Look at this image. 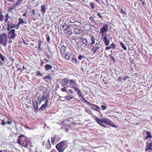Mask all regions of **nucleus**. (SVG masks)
Listing matches in <instances>:
<instances>
[{"label": "nucleus", "mask_w": 152, "mask_h": 152, "mask_svg": "<svg viewBox=\"0 0 152 152\" xmlns=\"http://www.w3.org/2000/svg\"><path fill=\"white\" fill-rule=\"evenodd\" d=\"M45 147L48 149H50L51 148V145H50L49 139H48V143L45 145Z\"/></svg>", "instance_id": "obj_27"}, {"label": "nucleus", "mask_w": 152, "mask_h": 152, "mask_svg": "<svg viewBox=\"0 0 152 152\" xmlns=\"http://www.w3.org/2000/svg\"><path fill=\"white\" fill-rule=\"evenodd\" d=\"M102 120H103V123L107 125H109L114 128H116L118 127L117 125L114 124L113 122L108 118L104 117L103 118H102Z\"/></svg>", "instance_id": "obj_5"}, {"label": "nucleus", "mask_w": 152, "mask_h": 152, "mask_svg": "<svg viewBox=\"0 0 152 152\" xmlns=\"http://www.w3.org/2000/svg\"><path fill=\"white\" fill-rule=\"evenodd\" d=\"M69 81L68 80V77L64 78L62 79L61 81V85L63 86H66L68 84Z\"/></svg>", "instance_id": "obj_14"}, {"label": "nucleus", "mask_w": 152, "mask_h": 152, "mask_svg": "<svg viewBox=\"0 0 152 152\" xmlns=\"http://www.w3.org/2000/svg\"><path fill=\"white\" fill-rule=\"evenodd\" d=\"M70 26H71L69 25H68L67 26H66V27L64 31L68 29V28L70 27Z\"/></svg>", "instance_id": "obj_58"}, {"label": "nucleus", "mask_w": 152, "mask_h": 152, "mask_svg": "<svg viewBox=\"0 0 152 152\" xmlns=\"http://www.w3.org/2000/svg\"><path fill=\"white\" fill-rule=\"evenodd\" d=\"M95 120L96 122H97V123L99 124V125H100L101 127H105V126L104 124H102L103 123V121H102V119L100 120L98 118L96 117Z\"/></svg>", "instance_id": "obj_13"}, {"label": "nucleus", "mask_w": 152, "mask_h": 152, "mask_svg": "<svg viewBox=\"0 0 152 152\" xmlns=\"http://www.w3.org/2000/svg\"><path fill=\"white\" fill-rule=\"evenodd\" d=\"M1 124L3 126L4 125L6 124V123L5 122V121H4V120H3L1 121Z\"/></svg>", "instance_id": "obj_57"}, {"label": "nucleus", "mask_w": 152, "mask_h": 152, "mask_svg": "<svg viewBox=\"0 0 152 152\" xmlns=\"http://www.w3.org/2000/svg\"><path fill=\"white\" fill-rule=\"evenodd\" d=\"M36 76H42V74L40 71H38L36 72Z\"/></svg>", "instance_id": "obj_38"}, {"label": "nucleus", "mask_w": 152, "mask_h": 152, "mask_svg": "<svg viewBox=\"0 0 152 152\" xmlns=\"http://www.w3.org/2000/svg\"><path fill=\"white\" fill-rule=\"evenodd\" d=\"M130 63L131 64V66H134L135 65V62L133 60L130 61Z\"/></svg>", "instance_id": "obj_47"}, {"label": "nucleus", "mask_w": 152, "mask_h": 152, "mask_svg": "<svg viewBox=\"0 0 152 152\" xmlns=\"http://www.w3.org/2000/svg\"><path fill=\"white\" fill-rule=\"evenodd\" d=\"M109 25L107 24H104L103 27L100 29V34H101L102 37L104 36V34L108 32Z\"/></svg>", "instance_id": "obj_6"}, {"label": "nucleus", "mask_w": 152, "mask_h": 152, "mask_svg": "<svg viewBox=\"0 0 152 152\" xmlns=\"http://www.w3.org/2000/svg\"><path fill=\"white\" fill-rule=\"evenodd\" d=\"M48 100H46L45 101V103L42 104L41 107H39V110H41V111H42V110H44V109L48 108Z\"/></svg>", "instance_id": "obj_17"}, {"label": "nucleus", "mask_w": 152, "mask_h": 152, "mask_svg": "<svg viewBox=\"0 0 152 152\" xmlns=\"http://www.w3.org/2000/svg\"><path fill=\"white\" fill-rule=\"evenodd\" d=\"M121 13L122 14H123L124 15H125L126 14V12L124 11L122 9H121Z\"/></svg>", "instance_id": "obj_49"}, {"label": "nucleus", "mask_w": 152, "mask_h": 152, "mask_svg": "<svg viewBox=\"0 0 152 152\" xmlns=\"http://www.w3.org/2000/svg\"><path fill=\"white\" fill-rule=\"evenodd\" d=\"M89 19H90V21H91V22H92V23L95 22V20L92 17H90V18H89Z\"/></svg>", "instance_id": "obj_44"}, {"label": "nucleus", "mask_w": 152, "mask_h": 152, "mask_svg": "<svg viewBox=\"0 0 152 152\" xmlns=\"http://www.w3.org/2000/svg\"><path fill=\"white\" fill-rule=\"evenodd\" d=\"M75 92L78 94V97H81V98L80 99V100H81V101H82L83 102H85L87 104L89 103L83 98V94H82L83 93H82L81 91H80V89L75 88Z\"/></svg>", "instance_id": "obj_7"}, {"label": "nucleus", "mask_w": 152, "mask_h": 152, "mask_svg": "<svg viewBox=\"0 0 152 152\" xmlns=\"http://www.w3.org/2000/svg\"><path fill=\"white\" fill-rule=\"evenodd\" d=\"M10 18V17L9 16L8 14H7L5 15V22L6 23H7V22L8 21V20Z\"/></svg>", "instance_id": "obj_35"}, {"label": "nucleus", "mask_w": 152, "mask_h": 152, "mask_svg": "<svg viewBox=\"0 0 152 152\" xmlns=\"http://www.w3.org/2000/svg\"><path fill=\"white\" fill-rule=\"evenodd\" d=\"M46 10V6L45 5H42L41 6V12L42 13V15L45 14V11Z\"/></svg>", "instance_id": "obj_23"}, {"label": "nucleus", "mask_w": 152, "mask_h": 152, "mask_svg": "<svg viewBox=\"0 0 152 152\" xmlns=\"http://www.w3.org/2000/svg\"><path fill=\"white\" fill-rule=\"evenodd\" d=\"M66 52V47L64 45H62L60 48V52L61 55H63L65 54Z\"/></svg>", "instance_id": "obj_16"}, {"label": "nucleus", "mask_w": 152, "mask_h": 152, "mask_svg": "<svg viewBox=\"0 0 152 152\" xmlns=\"http://www.w3.org/2000/svg\"><path fill=\"white\" fill-rule=\"evenodd\" d=\"M31 14H32V15L33 16H34L36 15V13H35V10L34 9H33L32 10V11L31 12Z\"/></svg>", "instance_id": "obj_50"}, {"label": "nucleus", "mask_w": 152, "mask_h": 152, "mask_svg": "<svg viewBox=\"0 0 152 152\" xmlns=\"http://www.w3.org/2000/svg\"><path fill=\"white\" fill-rule=\"evenodd\" d=\"M101 109L102 110H104L106 108V107L105 106L102 105L101 106Z\"/></svg>", "instance_id": "obj_52"}, {"label": "nucleus", "mask_w": 152, "mask_h": 152, "mask_svg": "<svg viewBox=\"0 0 152 152\" xmlns=\"http://www.w3.org/2000/svg\"><path fill=\"white\" fill-rule=\"evenodd\" d=\"M18 21L19 22L18 23V25H20V24L24 23V21L23 19L21 18H19V19H18Z\"/></svg>", "instance_id": "obj_29"}, {"label": "nucleus", "mask_w": 152, "mask_h": 152, "mask_svg": "<svg viewBox=\"0 0 152 152\" xmlns=\"http://www.w3.org/2000/svg\"><path fill=\"white\" fill-rule=\"evenodd\" d=\"M87 105L91 107V109L97 111H98L100 110V107L96 104H92L90 103H88Z\"/></svg>", "instance_id": "obj_10"}, {"label": "nucleus", "mask_w": 152, "mask_h": 152, "mask_svg": "<svg viewBox=\"0 0 152 152\" xmlns=\"http://www.w3.org/2000/svg\"><path fill=\"white\" fill-rule=\"evenodd\" d=\"M46 99H44V98H42L41 95H39L37 98V100H32V105H33L34 110L36 111L38 109V105H40L42 101H44Z\"/></svg>", "instance_id": "obj_1"}, {"label": "nucleus", "mask_w": 152, "mask_h": 152, "mask_svg": "<svg viewBox=\"0 0 152 152\" xmlns=\"http://www.w3.org/2000/svg\"><path fill=\"white\" fill-rule=\"evenodd\" d=\"M117 81H118V82H121V78L120 77H119V78H118L117 80Z\"/></svg>", "instance_id": "obj_63"}, {"label": "nucleus", "mask_w": 152, "mask_h": 152, "mask_svg": "<svg viewBox=\"0 0 152 152\" xmlns=\"http://www.w3.org/2000/svg\"><path fill=\"white\" fill-rule=\"evenodd\" d=\"M56 136H54L52 137H51V143L53 145L54 142V141L55 140H56Z\"/></svg>", "instance_id": "obj_34"}, {"label": "nucleus", "mask_w": 152, "mask_h": 152, "mask_svg": "<svg viewBox=\"0 0 152 152\" xmlns=\"http://www.w3.org/2000/svg\"><path fill=\"white\" fill-rule=\"evenodd\" d=\"M109 56H110V59H111V60H113L114 62L115 61V60L113 56H111V55H109Z\"/></svg>", "instance_id": "obj_51"}, {"label": "nucleus", "mask_w": 152, "mask_h": 152, "mask_svg": "<svg viewBox=\"0 0 152 152\" xmlns=\"http://www.w3.org/2000/svg\"><path fill=\"white\" fill-rule=\"evenodd\" d=\"M103 39H104V45L106 46H107L109 45V42H110V40L107 38V37L104 36V37H102Z\"/></svg>", "instance_id": "obj_19"}, {"label": "nucleus", "mask_w": 152, "mask_h": 152, "mask_svg": "<svg viewBox=\"0 0 152 152\" xmlns=\"http://www.w3.org/2000/svg\"><path fill=\"white\" fill-rule=\"evenodd\" d=\"M7 124H8L10 125H11L12 123V121H7V122H6Z\"/></svg>", "instance_id": "obj_61"}, {"label": "nucleus", "mask_w": 152, "mask_h": 152, "mask_svg": "<svg viewBox=\"0 0 152 152\" xmlns=\"http://www.w3.org/2000/svg\"><path fill=\"white\" fill-rule=\"evenodd\" d=\"M120 44L121 45V47H122V48H123V50H126V46L124 45V44L122 42H120Z\"/></svg>", "instance_id": "obj_32"}, {"label": "nucleus", "mask_w": 152, "mask_h": 152, "mask_svg": "<svg viewBox=\"0 0 152 152\" xmlns=\"http://www.w3.org/2000/svg\"><path fill=\"white\" fill-rule=\"evenodd\" d=\"M23 1V0H18V2L15 4H14L13 5V7L12 8H9V10H10V12H11V10L13 9V8L17 6H18V5L19 4L21 3Z\"/></svg>", "instance_id": "obj_21"}, {"label": "nucleus", "mask_w": 152, "mask_h": 152, "mask_svg": "<svg viewBox=\"0 0 152 152\" xmlns=\"http://www.w3.org/2000/svg\"><path fill=\"white\" fill-rule=\"evenodd\" d=\"M75 25L77 26H80V25H81V23L80 22H79L78 21H77V22H75Z\"/></svg>", "instance_id": "obj_45"}, {"label": "nucleus", "mask_w": 152, "mask_h": 152, "mask_svg": "<svg viewBox=\"0 0 152 152\" xmlns=\"http://www.w3.org/2000/svg\"><path fill=\"white\" fill-rule=\"evenodd\" d=\"M71 61H72V63L74 64H76L77 63V60L76 58H71Z\"/></svg>", "instance_id": "obj_36"}, {"label": "nucleus", "mask_w": 152, "mask_h": 152, "mask_svg": "<svg viewBox=\"0 0 152 152\" xmlns=\"http://www.w3.org/2000/svg\"><path fill=\"white\" fill-rule=\"evenodd\" d=\"M83 58V56H81V55H79V56H78V59L80 60Z\"/></svg>", "instance_id": "obj_56"}, {"label": "nucleus", "mask_w": 152, "mask_h": 152, "mask_svg": "<svg viewBox=\"0 0 152 152\" xmlns=\"http://www.w3.org/2000/svg\"><path fill=\"white\" fill-rule=\"evenodd\" d=\"M15 32V30L12 29L8 33V38L9 39H15L16 36V34Z\"/></svg>", "instance_id": "obj_8"}, {"label": "nucleus", "mask_w": 152, "mask_h": 152, "mask_svg": "<svg viewBox=\"0 0 152 152\" xmlns=\"http://www.w3.org/2000/svg\"><path fill=\"white\" fill-rule=\"evenodd\" d=\"M90 38H91V42L89 44V45H93L95 43V40L96 39L93 36H90Z\"/></svg>", "instance_id": "obj_24"}, {"label": "nucleus", "mask_w": 152, "mask_h": 152, "mask_svg": "<svg viewBox=\"0 0 152 152\" xmlns=\"http://www.w3.org/2000/svg\"><path fill=\"white\" fill-rule=\"evenodd\" d=\"M7 35L5 33L0 34V44L3 46H6L7 44Z\"/></svg>", "instance_id": "obj_3"}, {"label": "nucleus", "mask_w": 152, "mask_h": 152, "mask_svg": "<svg viewBox=\"0 0 152 152\" xmlns=\"http://www.w3.org/2000/svg\"><path fill=\"white\" fill-rule=\"evenodd\" d=\"M69 85L71 86V88L75 90V88H77L79 89L78 88L76 87L75 86H77V84H75L74 80L73 79L70 80L69 81Z\"/></svg>", "instance_id": "obj_11"}, {"label": "nucleus", "mask_w": 152, "mask_h": 152, "mask_svg": "<svg viewBox=\"0 0 152 152\" xmlns=\"http://www.w3.org/2000/svg\"><path fill=\"white\" fill-rule=\"evenodd\" d=\"M46 37H46V39H47V42H48V43H49L50 40V36L48 35V34H46Z\"/></svg>", "instance_id": "obj_39"}, {"label": "nucleus", "mask_w": 152, "mask_h": 152, "mask_svg": "<svg viewBox=\"0 0 152 152\" xmlns=\"http://www.w3.org/2000/svg\"><path fill=\"white\" fill-rule=\"evenodd\" d=\"M90 6H91V8L92 9H94V7H95V5H94V4L93 2H91L90 3Z\"/></svg>", "instance_id": "obj_42"}, {"label": "nucleus", "mask_w": 152, "mask_h": 152, "mask_svg": "<svg viewBox=\"0 0 152 152\" xmlns=\"http://www.w3.org/2000/svg\"><path fill=\"white\" fill-rule=\"evenodd\" d=\"M146 134H147V136H146V137L145 140L146 139L148 138H149L151 139L152 138V136L151 135V134H150V133L149 132V131L147 132Z\"/></svg>", "instance_id": "obj_30"}, {"label": "nucleus", "mask_w": 152, "mask_h": 152, "mask_svg": "<svg viewBox=\"0 0 152 152\" xmlns=\"http://www.w3.org/2000/svg\"><path fill=\"white\" fill-rule=\"evenodd\" d=\"M4 18V15L2 14V13L0 10V21L2 22Z\"/></svg>", "instance_id": "obj_33"}, {"label": "nucleus", "mask_w": 152, "mask_h": 152, "mask_svg": "<svg viewBox=\"0 0 152 152\" xmlns=\"http://www.w3.org/2000/svg\"><path fill=\"white\" fill-rule=\"evenodd\" d=\"M129 78V77H128V76H125L124 77V78H123V80H125Z\"/></svg>", "instance_id": "obj_60"}, {"label": "nucleus", "mask_w": 152, "mask_h": 152, "mask_svg": "<svg viewBox=\"0 0 152 152\" xmlns=\"http://www.w3.org/2000/svg\"><path fill=\"white\" fill-rule=\"evenodd\" d=\"M64 98L66 100L69 101L72 99V97L70 95H69L65 96Z\"/></svg>", "instance_id": "obj_28"}, {"label": "nucleus", "mask_w": 152, "mask_h": 152, "mask_svg": "<svg viewBox=\"0 0 152 152\" xmlns=\"http://www.w3.org/2000/svg\"><path fill=\"white\" fill-rule=\"evenodd\" d=\"M110 46L111 47H112L113 49L115 48V44L114 43H112L111 44V46Z\"/></svg>", "instance_id": "obj_55"}, {"label": "nucleus", "mask_w": 152, "mask_h": 152, "mask_svg": "<svg viewBox=\"0 0 152 152\" xmlns=\"http://www.w3.org/2000/svg\"><path fill=\"white\" fill-rule=\"evenodd\" d=\"M65 142L62 141L56 145V148L59 152H64L65 149Z\"/></svg>", "instance_id": "obj_4"}, {"label": "nucleus", "mask_w": 152, "mask_h": 152, "mask_svg": "<svg viewBox=\"0 0 152 152\" xmlns=\"http://www.w3.org/2000/svg\"><path fill=\"white\" fill-rule=\"evenodd\" d=\"M68 87V86L64 87L63 88H61V91H62V92H65L66 91V88Z\"/></svg>", "instance_id": "obj_43"}, {"label": "nucleus", "mask_w": 152, "mask_h": 152, "mask_svg": "<svg viewBox=\"0 0 152 152\" xmlns=\"http://www.w3.org/2000/svg\"><path fill=\"white\" fill-rule=\"evenodd\" d=\"M7 26L9 27H17L16 29H18L19 28V26L20 25H18V24L17 25H15L12 21L10 20H9L7 22Z\"/></svg>", "instance_id": "obj_12"}, {"label": "nucleus", "mask_w": 152, "mask_h": 152, "mask_svg": "<svg viewBox=\"0 0 152 152\" xmlns=\"http://www.w3.org/2000/svg\"><path fill=\"white\" fill-rule=\"evenodd\" d=\"M53 67L50 64H47L45 66V69L46 71H48L52 69Z\"/></svg>", "instance_id": "obj_25"}, {"label": "nucleus", "mask_w": 152, "mask_h": 152, "mask_svg": "<svg viewBox=\"0 0 152 152\" xmlns=\"http://www.w3.org/2000/svg\"><path fill=\"white\" fill-rule=\"evenodd\" d=\"M49 96V94H48L47 91L46 90H44L43 93V95L41 96V97L43 98L44 99H46L48 98Z\"/></svg>", "instance_id": "obj_20"}, {"label": "nucleus", "mask_w": 152, "mask_h": 152, "mask_svg": "<svg viewBox=\"0 0 152 152\" xmlns=\"http://www.w3.org/2000/svg\"><path fill=\"white\" fill-rule=\"evenodd\" d=\"M97 16H99L100 18H103V16L102 15L101 13H100V12H98V13H97Z\"/></svg>", "instance_id": "obj_46"}, {"label": "nucleus", "mask_w": 152, "mask_h": 152, "mask_svg": "<svg viewBox=\"0 0 152 152\" xmlns=\"http://www.w3.org/2000/svg\"><path fill=\"white\" fill-rule=\"evenodd\" d=\"M23 137H25V136L24 135H20V136L18 137V138H18V139H20L21 138Z\"/></svg>", "instance_id": "obj_62"}, {"label": "nucleus", "mask_w": 152, "mask_h": 152, "mask_svg": "<svg viewBox=\"0 0 152 152\" xmlns=\"http://www.w3.org/2000/svg\"><path fill=\"white\" fill-rule=\"evenodd\" d=\"M0 59L2 61H5V58H4L2 56V55L0 52Z\"/></svg>", "instance_id": "obj_41"}, {"label": "nucleus", "mask_w": 152, "mask_h": 152, "mask_svg": "<svg viewBox=\"0 0 152 152\" xmlns=\"http://www.w3.org/2000/svg\"><path fill=\"white\" fill-rule=\"evenodd\" d=\"M50 152H57V151L55 149H52V150H51V151H50Z\"/></svg>", "instance_id": "obj_64"}, {"label": "nucleus", "mask_w": 152, "mask_h": 152, "mask_svg": "<svg viewBox=\"0 0 152 152\" xmlns=\"http://www.w3.org/2000/svg\"><path fill=\"white\" fill-rule=\"evenodd\" d=\"M112 48V47L110 46H108L105 48V50H110Z\"/></svg>", "instance_id": "obj_54"}, {"label": "nucleus", "mask_w": 152, "mask_h": 152, "mask_svg": "<svg viewBox=\"0 0 152 152\" xmlns=\"http://www.w3.org/2000/svg\"><path fill=\"white\" fill-rule=\"evenodd\" d=\"M68 92L71 94H73L75 93V91L72 89H69Z\"/></svg>", "instance_id": "obj_48"}, {"label": "nucleus", "mask_w": 152, "mask_h": 152, "mask_svg": "<svg viewBox=\"0 0 152 152\" xmlns=\"http://www.w3.org/2000/svg\"><path fill=\"white\" fill-rule=\"evenodd\" d=\"M104 46L102 44H100V42H99L96 43V44L92 46L91 48V51L94 54L96 53L99 52V51H101L102 50V47Z\"/></svg>", "instance_id": "obj_2"}, {"label": "nucleus", "mask_w": 152, "mask_h": 152, "mask_svg": "<svg viewBox=\"0 0 152 152\" xmlns=\"http://www.w3.org/2000/svg\"><path fill=\"white\" fill-rule=\"evenodd\" d=\"M72 34V30L71 29H69L68 30V32H67V34L68 35H71Z\"/></svg>", "instance_id": "obj_37"}, {"label": "nucleus", "mask_w": 152, "mask_h": 152, "mask_svg": "<svg viewBox=\"0 0 152 152\" xmlns=\"http://www.w3.org/2000/svg\"><path fill=\"white\" fill-rule=\"evenodd\" d=\"M43 79L44 80L45 79H47L51 80L52 79V77H51L50 76V75H49L45 77H43Z\"/></svg>", "instance_id": "obj_31"}, {"label": "nucleus", "mask_w": 152, "mask_h": 152, "mask_svg": "<svg viewBox=\"0 0 152 152\" xmlns=\"http://www.w3.org/2000/svg\"><path fill=\"white\" fill-rule=\"evenodd\" d=\"M28 141L26 139L23 140V142L22 143V145L25 148H27L28 146Z\"/></svg>", "instance_id": "obj_22"}, {"label": "nucleus", "mask_w": 152, "mask_h": 152, "mask_svg": "<svg viewBox=\"0 0 152 152\" xmlns=\"http://www.w3.org/2000/svg\"><path fill=\"white\" fill-rule=\"evenodd\" d=\"M61 57L64 58L65 60L66 61H68L70 58V54L69 52H67L64 54L63 55H61Z\"/></svg>", "instance_id": "obj_18"}, {"label": "nucleus", "mask_w": 152, "mask_h": 152, "mask_svg": "<svg viewBox=\"0 0 152 152\" xmlns=\"http://www.w3.org/2000/svg\"><path fill=\"white\" fill-rule=\"evenodd\" d=\"M63 126H62V127H64V130L65 132H68V129L70 127V125L68 124V123L70 122V121L68 120H65V121H63Z\"/></svg>", "instance_id": "obj_9"}, {"label": "nucleus", "mask_w": 152, "mask_h": 152, "mask_svg": "<svg viewBox=\"0 0 152 152\" xmlns=\"http://www.w3.org/2000/svg\"><path fill=\"white\" fill-rule=\"evenodd\" d=\"M16 28V27H12L8 26V27H7V31H10L11 29L12 28Z\"/></svg>", "instance_id": "obj_53"}, {"label": "nucleus", "mask_w": 152, "mask_h": 152, "mask_svg": "<svg viewBox=\"0 0 152 152\" xmlns=\"http://www.w3.org/2000/svg\"><path fill=\"white\" fill-rule=\"evenodd\" d=\"M80 31L79 28H76L74 29V32L75 35H78L80 33Z\"/></svg>", "instance_id": "obj_26"}, {"label": "nucleus", "mask_w": 152, "mask_h": 152, "mask_svg": "<svg viewBox=\"0 0 152 152\" xmlns=\"http://www.w3.org/2000/svg\"><path fill=\"white\" fill-rule=\"evenodd\" d=\"M18 143L20 145L21 144V140L20 139H18Z\"/></svg>", "instance_id": "obj_59"}, {"label": "nucleus", "mask_w": 152, "mask_h": 152, "mask_svg": "<svg viewBox=\"0 0 152 152\" xmlns=\"http://www.w3.org/2000/svg\"><path fill=\"white\" fill-rule=\"evenodd\" d=\"M152 143H146V145L145 146V151L147 152L148 151L152 150Z\"/></svg>", "instance_id": "obj_15"}, {"label": "nucleus", "mask_w": 152, "mask_h": 152, "mask_svg": "<svg viewBox=\"0 0 152 152\" xmlns=\"http://www.w3.org/2000/svg\"><path fill=\"white\" fill-rule=\"evenodd\" d=\"M83 43L84 45H86L88 44V41L86 38L83 39Z\"/></svg>", "instance_id": "obj_40"}]
</instances>
